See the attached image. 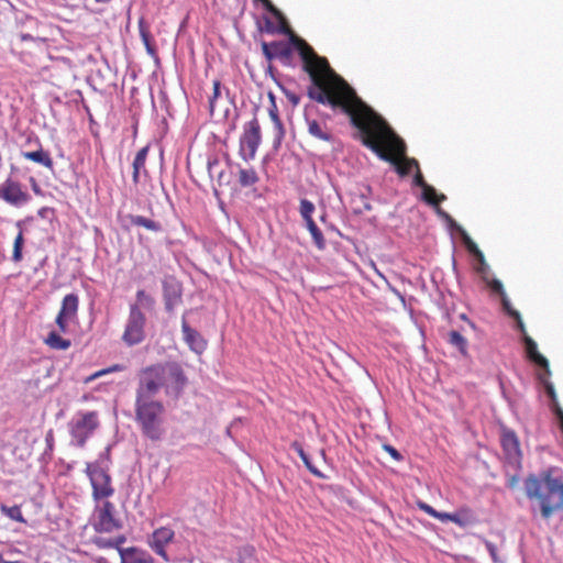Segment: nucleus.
Here are the masks:
<instances>
[{
  "label": "nucleus",
  "instance_id": "f257e3e1",
  "mask_svg": "<svg viewBox=\"0 0 563 563\" xmlns=\"http://www.w3.org/2000/svg\"><path fill=\"white\" fill-rule=\"evenodd\" d=\"M292 51L298 52L303 69L311 78L309 98L332 108H341L361 135L360 141H405L330 67L325 57L319 56L305 40L295 34L289 36L288 45L280 55L288 57Z\"/></svg>",
  "mask_w": 563,
  "mask_h": 563
},
{
  "label": "nucleus",
  "instance_id": "f03ea898",
  "mask_svg": "<svg viewBox=\"0 0 563 563\" xmlns=\"http://www.w3.org/2000/svg\"><path fill=\"white\" fill-rule=\"evenodd\" d=\"M556 467H549L537 474H529L525 479L528 499L539 501L541 516L549 519L554 511L563 508V481L554 476Z\"/></svg>",
  "mask_w": 563,
  "mask_h": 563
},
{
  "label": "nucleus",
  "instance_id": "7ed1b4c3",
  "mask_svg": "<svg viewBox=\"0 0 563 563\" xmlns=\"http://www.w3.org/2000/svg\"><path fill=\"white\" fill-rule=\"evenodd\" d=\"M164 412L165 408L161 401L135 402V420L145 438L152 441L163 439L165 434Z\"/></svg>",
  "mask_w": 563,
  "mask_h": 563
},
{
  "label": "nucleus",
  "instance_id": "20e7f679",
  "mask_svg": "<svg viewBox=\"0 0 563 563\" xmlns=\"http://www.w3.org/2000/svg\"><path fill=\"white\" fill-rule=\"evenodd\" d=\"M164 379L158 364L148 366L142 371L135 402L155 401L153 398L164 387Z\"/></svg>",
  "mask_w": 563,
  "mask_h": 563
},
{
  "label": "nucleus",
  "instance_id": "39448f33",
  "mask_svg": "<svg viewBox=\"0 0 563 563\" xmlns=\"http://www.w3.org/2000/svg\"><path fill=\"white\" fill-rule=\"evenodd\" d=\"M158 365L161 366V373L164 379L165 393L175 398H179L188 384V378L181 365L177 362H167Z\"/></svg>",
  "mask_w": 563,
  "mask_h": 563
},
{
  "label": "nucleus",
  "instance_id": "423d86ee",
  "mask_svg": "<svg viewBox=\"0 0 563 563\" xmlns=\"http://www.w3.org/2000/svg\"><path fill=\"white\" fill-rule=\"evenodd\" d=\"M146 317L140 309L139 305H131L129 318L122 335L123 342L128 346L140 344L145 339Z\"/></svg>",
  "mask_w": 563,
  "mask_h": 563
},
{
  "label": "nucleus",
  "instance_id": "0eeeda50",
  "mask_svg": "<svg viewBox=\"0 0 563 563\" xmlns=\"http://www.w3.org/2000/svg\"><path fill=\"white\" fill-rule=\"evenodd\" d=\"M115 507L111 501H103L97 507L92 517L91 526L98 533H111L123 528L121 519L114 516Z\"/></svg>",
  "mask_w": 563,
  "mask_h": 563
},
{
  "label": "nucleus",
  "instance_id": "6e6552de",
  "mask_svg": "<svg viewBox=\"0 0 563 563\" xmlns=\"http://www.w3.org/2000/svg\"><path fill=\"white\" fill-rule=\"evenodd\" d=\"M99 427L98 415L95 411L82 413L78 420L70 424V434L75 444L84 448L87 439Z\"/></svg>",
  "mask_w": 563,
  "mask_h": 563
},
{
  "label": "nucleus",
  "instance_id": "1a4fd4ad",
  "mask_svg": "<svg viewBox=\"0 0 563 563\" xmlns=\"http://www.w3.org/2000/svg\"><path fill=\"white\" fill-rule=\"evenodd\" d=\"M164 309L173 314L175 308L183 302V284L174 275H165L162 279Z\"/></svg>",
  "mask_w": 563,
  "mask_h": 563
},
{
  "label": "nucleus",
  "instance_id": "9d476101",
  "mask_svg": "<svg viewBox=\"0 0 563 563\" xmlns=\"http://www.w3.org/2000/svg\"><path fill=\"white\" fill-rule=\"evenodd\" d=\"M86 474L90 479L95 500L108 498L113 495L114 489L111 486L109 468L99 467L88 470V467H86Z\"/></svg>",
  "mask_w": 563,
  "mask_h": 563
},
{
  "label": "nucleus",
  "instance_id": "9b49d317",
  "mask_svg": "<svg viewBox=\"0 0 563 563\" xmlns=\"http://www.w3.org/2000/svg\"><path fill=\"white\" fill-rule=\"evenodd\" d=\"M260 177L253 168H239L238 179L235 181L238 189H246L245 196L252 200H257L264 197L266 187L261 188L256 186Z\"/></svg>",
  "mask_w": 563,
  "mask_h": 563
},
{
  "label": "nucleus",
  "instance_id": "f8f14e48",
  "mask_svg": "<svg viewBox=\"0 0 563 563\" xmlns=\"http://www.w3.org/2000/svg\"><path fill=\"white\" fill-rule=\"evenodd\" d=\"M501 446L508 464L517 471L521 468V450L515 431L505 429L501 433Z\"/></svg>",
  "mask_w": 563,
  "mask_h": 563
},
{
  "label": "nucleus",
  "instance_id": "ddd939ff",
  "mask_svg": "<svg viewBox=\"0 0 563 563\" xmlns=\"http://www.w3.org/2000/svg\"><path fill=\"white\" fill-rule=\"evenodd\" d=\"M79 297L77 294H68L62 300L60 310L56 317V324L60 332H67L68 322L77 318Z\"/></svg>",
  "mask_w": 563,
  "mask_h": 563
},
{
  "label": "nucleus",
  "instance_id": "4468645a",
  "mask_svg": "<svg viewBox=\"0 0 563 563\" xmlns=\"http://www.w3.org/2000/svg\"><path fill=\"white\" fill-rule=\"evenodd\" d=\"M0 199L5 202L20 207L30 201L31 197L22 190L21 184L12 178H8L0 185Z\"/></svg>",
  "mask_w": 563,
  "mask_h": 563
},
{
  "label": "nucleus",
  "instance_id": "2eb2a0df",
  "mask_svg": "<svg viewBox=\"0 0 563 563\" xmlns=\"http://www.w3.org/2000/svg\"><path fill=\"white\" fill-rule=\"evenodd\" d=\"M314 210H316V207L311 201H309L308 199L300 200V208H299L300 216L306 221L307 229L309 230L316 246L319 250H324L325 249V239L323 236V233L321 232V230L318 228V225L316 224V222L312 219V213L314 212Z\"/></svg>",
  "mask_w": 563,
  "mask_h": 563
},
{
  "label": "nucleus",
  "instance_id": "dca6fc26",
  "mask_svg": "<svg viewBox=\"0 0 563 563\" xmlns=\"http://www.w3.org/2000/svg\"><path fill=\"white\" fill-rule=\"evenodd\" d=\"M216 184L212 187L213 196L219 201L221 208H223V201L221 200V194L228 191L231 196L238 192V187L234 181V174L231 169H219L216 177Z\"/></svg>",
  "mask_w": 563,
  "mask_h": 563
},
{
  "label": "nucleus",
  "instance_id": "f3484780",
  "mask_svg": "<svg viewBox=\"0 0 563 563\" xmlns=\"http://www.w3.org/2000/svg\"><path fill=\"white\" fill-rule=\"evenodd\" d=\"M191 311L192 310H186L181 318V331L184 341L192 352L201 354L207 349V341L196 329L191 328L187 322V314Z\"/></svg>",
  "mask_w": 563,
  "mask_h": 563
},
{
  "label": "nucleus",
  "instance_id": "a211bd4d",
  "mask_svg": "<svg viewBox=\"0 0 563 563\" xmlns=\"http://www.w3.org/2000/svg\"><path fill=\"white\" fill-rule=\"evenodd\" d=\"M255 2H261L263 4V8L271 13L274 18L278 20V24L275 25L274 22L266 18L265 19V27L266 31L269 33H282V34H288L289 36L292 34L290 33L289 29L286 25L285 18L283 16L282 12L271 2V0H254Z\"/></svg>",
  "mask_w": 563,
  "mask_h": 563
},
{
  "label": "nucleus",
  "instance_id": "6ab92c4d",
  "mask_svg": "<svg viewBox=\"0 0 563 563\" xmlns=\"http://www.w3.org/2000/svg\"><path fill=\"white\" fill-rule=\"evenodd\" d=\"M527 358L540 371L551 375L548 360L538 351L537 343L528 334L522 338Z\"/></svg>",
  "mask_w": 563,
  "mask_h": 563
},
{
  "label": "nucleus",
  "instance_id": "aec40b11",
  "mask_svg": "<svg viewBox=\"0 0 563 563\" xmlns=\"http://www.w3.org/2000/svg\"><path fill=\"white\" fill-rule=\"evenodd\" d=\"M174 536L175 533L172 529L162 527L156 529L148 540L151 548L165 561H168L165 548L174 539Z\"/></svg>",
  "mask_w": 563,
  "mask_h": 563
},
{
  "label": "nucleus",
  "instance_id": "412c9836",
  "mask_svg": "<svg viewBox=\"0 0 563 563\" xmlns=\"http://www.w3.org/2000/svg\"><path fill=\"white\" fill-rule=\"evenodd\" d=\"M121 563H154L153 556L145 550L136 547L119 549Z\"/></svg>",
  "mask_w": 563,
  "mask_h": 563
},
{
  "label": "nucleus",
  "instance_id": "4be33fe9",
  "mask_svg": "<svg viewBox=\"0 0 563 563\" xmlns=\"http://www.w3.org/2000/svg\"><path fill=\"white\" fill-rule=\"evenodd\" d=\"M124 219L131 224L135 227H143L152 232H161L163 231V225L161 222L145 218L143 216L135 214H126Z\"/></svg>",
  "mask_w": 563,
  "mask_h": 563
},
{
  "label": "nucleus",
  "instance_id": "5701e85b",
  "mask_svg": "<svg viewBox=\"0 0 563 563\" xmlns=\"http://www.w3.org/2000/svg\"><path fill=\"white\" fill-rule=\"evenodd\" d=\"M451 521L457 526L465 528L478 522V519L473 510L470 508H461L456 512L452 514Z\"/></svg>",
  "mask_w": 563,
  "mask_h": 563
},
{
  "label": "nucleus",
  "instance_id": "b1692460",
  "mask_svg": "<svg viewBox=\"0 0 563 563\" xmlns=\"http://www.w3.org/2000/svg\"><path fill=\"white\" fill-rule=\"evenodd\" d=\"M372 150L382 161L395 164L396 157L391 151L390 143H363Z\"/></svg>",
  "mask_w": 563,
  "mask_h": 563
},
{
  "label": "nucleus",
  "instance_id": "393cba45",
  "mask_svg": "<svg viewBox=\"0 0 563 563\" xmlns=\"http://www.w3.org/2000/svg\"><path fill=\"white\" fill-rule=\"evenodd\" d=\"M139 31H140L141 40L145 46L146 53L151 57L157 58V51H156V46L154 44L153 36L148 30V26L145 24L143 19H141L139 21Z\"/></svg>",
  "mask_w": 563,
  "mask_h": 563
},
{
  "label": "nucleus",
  "instance_id": "a878e982",
  "mask_svg": "<svg viewBox=\"0 0 563 563\" xmlns=\"http://www.w3.org/2000/svg\"><path fill=\"white\" fill-rule=\"evenodd\" d=\"M290 448L298 453L300 459L302 460L306 467L312 473L314 476L319 478H324V475L312 464L309 455L305 452L303 446L300 442L294 441L290 444Z\"/></svg>",
  "mask_w": 563,
  "mask_h": 563
},
{
  "label": "nucleus",
  "instance_id": "bb28decb",
  "mask_svg": "<svg viewBox=\"0 0 563 563\" xmlns=\"http://www.w3.org/2000/svg\"><path fill=\"white\" fill-rule=\"evenodd\" d=\"M390 147L395 154L396 162L404 161L405 164L418 168V161L407 156V143H390Z\"/></svg>",
  "mask_w": 563,
  "mask_h": 563
},
{
  "label": "nucleus",
  "instance_id": "cd10ccee",
  "mask_svg": "<svg viewBox=\"0 0 563 563\" xmlns=\"http://www.w3.org/2000/svg\"><path fill=\"white\" fill-rule=\"evenodd\" d=\"M23 156L27 159L35 162V163L42 164L45 167H48V168L53 167V161L49 156V153L47 151H44L43 148H38V150L32 151V152H24Z\"/></svg>",
  "mask_w": 563,
  "mask_h": 563
},
{
  "label": "nucleus",
  "instance_id": "c85d7f7f",
  "mask_svg": "<svg viewBox=\"0 0 563 563\" xmlns=\"http://www.w3.org/2000/svg\"><path fill=\"white\" fill-rule=\"evenodd\" d=\"M45 343L49 347H52L54 350H60V351H65V350L69 349L71 345L70 340L64 339L56 331H51L48 333L47 338L45 339Z\"/></svg>",
  "mask_w": 563,
  "mask_h": 563
},
{
  "label": "nucleus",
  "instance_id": "c756f323",
  "mask_svg": "<svg viewBox=\"0 0 563 563\" xmlns=\"http://www.w3.org/2000/svg\"><path fill=\"white\" fill-rule=\"evenodd\" d=\"M448 342L456 347L463 356H467V340L456 330L449 332Z\"/></svg>",
  "mask_w": 563,
  "mask_h": 563
},
{
  "label": "nucleus",
  "instance_id": "7c9ffc66",
  "mask_svg": "<svg viewBox=\"0 0 563 563\" xmlns=\"http://www.w3.org/2000/svg\"><path fill=\"white\" fill-rule=\"evenodd\" d=\"M147 153H148V146H145V147L141 148L137 152V154H136V156L134 158V162H133V181L135 184L139 183L140 170L145 165Z\"/></svg>",
  "mask_w": 563,
  "mask_h": 563
},
{
  "label": "nucleus",
  "instance_id": "2f4dec72",
  "mask_svg": "<svg viewBox=\"0 0 563 563\" xmlns=\"http://www.w3.org/2000/svg\"><path fill=\"white\" fill-rule=\"evenodd\" d=\"M111 449H112V445L109 444L106 450L100 453L98 460L96 462H92V463H87L86 467H88V470H92V468H109V465L111 463Z\"/></svg>",
  "mask_w": 563,
  "mask_h": 563
},
{
  "label": "nucleus",
  "instance_id": "473e14b6",
  "mask_svg": "<svg viewBox=\"0 0 563 563\" xmlns=\"http://www.w3.org/2000/svg\"><path fill=\"white\" fill-rule=\"evenodd\" d=\"M269 117L273 123L274 130V141H282L285 136L283 123L277 114L276 106L274 104V109L269 110Z\"/></svg>",
  "mask_w": 563,
  "mask_h": 563
},
{
  "label": "nucleus",
  "instance_id": "72a5a7b5",
  "mask_svg": "<svg viewBox=\"0 0 563 563\" xmlns=\"http://www.w3.org/2000/svg\"><path fill=\"white\" fill-rule=\"evenodd\" d=\"M550 375H547L544 371H540L538 374V379L544 387L545 395L550 399V401L558 400L554 386L551 382H549Z\"/></svg>",
  "mask_w": 563,
  "mask_h": 563
},
{
  "label": "nucleus",
  "instance_id": "f704fd0d",
  "mask_svg": "<svg viewBox=\"0 0 563 563\" xmlns=\"http://www.w3.org/2000/svg\"><path fill=\"white\" fill-rule=\"evenodd\" d=\"M136 302L134 305H139V307H143L147 310H153L155 307V299L145 292V290L140 289L136 291Z\"/></svg>",
  "mask_w": 563,
  "mask_h": 563
},
{
  "label": "nucleus",
  "instance_id": "c9c22d12",
  "mask_svg": "<svg viewBox=\"0 0 563 563\" xmlns=\"http://www.w3.org/2000/svg\"><path fill=\"white\" fill-rule=\"evenodd\" d=\"M461 234H462V238L464 240L467 251L474 256L475 260L483 261L482 251L477 247L476 243L468 236V234L464 231V229H461Z\"/></svg>",
  "mask_w": 563,
  "mask_h": 563
},
{
  "label": "nucleus",
  "instance_id": "e433bc0d",
  "mask_svg": "<svg viewBox=\"0 0 563 563\" xmlns=\"http://www.w3.org/2000/svg\"><path fill=\"white\" fill-rule=\"evenodd\" d=\"M1 512L4 514L5 516H8L12 520H15V521H19V522H22V523H26V520H25V518L23 517V515L21 512V508L18 505H14L12 507H8L5 505H2L1 506Z\"/></svg>",
  "mask_w": 563,
  "mask_h": 563
},
{
  "label": "nucleus",
  "instance_id": "4c0bfd02",
  "mask_svg": "<svg viewBox=\"0 0 563 563\" xmlns=\"http://www.w3.org/2000/svg\"><path fill=\"white\" fill-rule=\"evenodd\" d=\"M207 169H208V175L211 178V180H216L219 169H224V168L221 167L219 157L217 155L209 154L208 158H207Z\"/></svg>",
  "mask_w": 563,
  "mask_h": 563
},
{
  "label": "nucleus",
  "instance_id": "58836bf2",
  "mask_svg": "<svg viewBox=\"0 0 563 563\" xmlns=\"http://www.w3.org/2000/svg\"><path fill=\"white\" fill-rule=\"evenodd\" d=\"M255 549L252 545H245L238 551L239 563H253Z\"/></svg>",
  "mask_w": 563,
  "mask_h": 563
},
{
  "label": "nucleus",
  "instance_id": "ea45409f",
  "mask_svg": "<svg viewBox=\"0 0 563 563\" xmlns=\"http://www.w3.org/2000/svg\"><path fill=\"white\" fill-rule=\"evenodd\" d=\"M260 143H240V154L244 161L253 159Z\"/></svg>",
  "mask_w": 563,
  "mask_h": 563
},
{
  "label": "nucleus",
  "instance_id": "a19ab883",
  "mask_svg": "<svg viewBox=\"0 0 563 563\" xmlns=\"http://www.w3.org/2000/svg\"><path fill=\"white\" fill-rule=\"evenodd\" d=\"M23 245H24V238H23L22 231H20L14 240L13 253H12V260L16 263L22 260Z\"/></svg>",
  "mask_w": 563,
  "mask_h": 563
},
{
  "label": "nucleus",
  "instance_id": "79ce46f5",
  "mask_svg": "<svg viewBox=\"0 0 563 563\" xmlns=\"http://www.w3.org/2000/svg\"><path fill=\"white\" fill-rule=\"evenodd\" d=\"M308 130L313 137L324 141H328L329 139L328 134L323 132L321 124L316 120L308 121Z\"/></svg>",
  "mask_w": 563,
  "mask_h": 563
},
{
  "label": "nucleus",
  "instance_id": "37998d69",
  "mask_svg": "<svg viewBox=\"0 0 563 563\" xmlns=\"http://www.w3.org/2000/svg\"><path fill=\"white\" fill-rule=\"evenodd\" d=\"M435 196H437V189L433 186L427 184L422 188L421 199L426 203H428L430 206H437V201L434 200Z\"/></svg>",
  "mask_w": 563,
  "mask_h": 563
},
{
  "label": "nucleus",
  "instance_id": "c03bdc74",
  "mask_svg": "<svg viewBox=\"0 0 563 563\" xmlns=\"http://www.w3.org/2000/svg\"><path fill=\"white\" fill-rule=\"evenodd\" d=\"M394 166V169L395 172L400 176V177H407L410 175L411 173V169L412 168H416V166H409L407 164H405L404 161H398V162H395V164L393 165Z\"/></svg>",
  "mask_w": 563,
  "mask_h": 563
},
{
  "label": "nucleus",
  "instance_id": "a18cd8bd",
  "mask_svg": "<svg viewBox=\"0 0 563 563\" xmlns=\"http://www.w3.org/2000/svg\"><path fill=\"white\" fill-rule=\"evenodd\" d=\"M357 200L360 201V205L357 208H355L353 210V212L355 214H362L364 211H371L372 210V205L371 202L367 200L366 196L364 194L360 195L357 197Z\"/></svg>",
  "mask_w": 563,
  "mask_h": 563
},
{
  "label": "nucleus",
  "instance_id": "49530a36",
  "mask_svg": "<svg viewBox=\"0 0 563 563\" xmlns=\"http://www.w3.org/2000/svg\"><path fill=\"white\" fill-rule=\"evenodd\" d=\"M92 543L99 549H112L114 548L113 538L93 537Z\"/></svg>",
  "mask_w": 563,
  "mask_h": 563
},
{
  "label": "nucleus",
  "instance_id": "de8ad7c7",
  "mask_svg": "<svg viewBox=\"0 0 563 563\" xmlns=\"http://www.w3.org/2000/svg\"><path fill=\"white\" fill-rule=\"evenodd\" d=\"M504 311L512 319H519V312L515 310L507 298V295L500 297Z\"/></svg>",
  "mask_w": 563,
  "mask_h": 563
},
{
  "label": "nucleus",
  "instance_id": "09e8293b",
  "mask_svg": "<svg viewBox=\"0 0 563 563\" xmlns=\"http://www.w3.org/2000/svg\"><path fill=\"white\" fill-rule=\"evenodd\" d=\"M483 541H484L485 548L489 552V555H490L493 562L494 563H503V561L500 560V558L497 553V547L493 542H490L486 539H483Z\"/></svg>",
  "mask_w": 563,
  "mask_h": 563
},
{
  "label": "nucleus",
  "instance_id": "8fccbe9b",
  "mask_svg": "<svg viewBox=\"0 0 563 563\" xmlns=\"http://www.w3.org/2000/svg\"><path fill=\"white\" fill-rule=\"evenodd\" d=\"M220 89H221V84L219 80H214L213 81V95L212 97L210 98L209 100V106H210V112L211 114L213 113V109H214V101L216 99L220 96Z\"/></svg>",
  "mask_w": 563,
  "mask_h": 563
},
{
  "label": "nucleus",
  "instance_id": "3c124183",
  "mask_svg": "<svg viewBox=\"0 0 563 563\" xmlns=\"http://www.w3.org/2000/svg\"><path fill=\"white\" fill-rule=\"evenodd\" d=\"M38 217L53 221L55 218V209L51 207H43L37 211Z\"/></svg>",
  "mask_w": 563,
  "mask_h": 563
},
{
  "label": "nucleus",
  "instance_id": "603ef678",
  "mask_svg": "<svg viewBox=\"0 0 563 563\" xmlns=\"http://www.w3.org/2000/svg\"><path fill=\"white\" fill-rule=\"evenodd\" d=\"M383 449L386 452H388L394 460H396V461H402L404 460V455L397 449H395L393 445L384 444Z\"/></svg>",
  "mask_w": 563,
  "mask_h": 563
},
{
  "label": "nucleus",
  "instance_id": "864d4df0",
  "mask_svg": "<svg viewBox=\"0 0 563 563\" xmlns=\"http://www.w3.org/2000/svg\"><path fill=\"white\" fill-rule=\"evenodd\" d=\"M490 289L493 292L499 295L500 297L505 296L506 292L504 290L503 284L498 279H494L490 284Z\"/></svg>",
  "mask_w": 563,
  "mask_h": 563
},
{
  "label": "nucleus",
  "instance_id": "5fc2aeb1",
  "mask_svg": "<svg viewBox=\"0 0 563 563\" xmlns=\"http://www.w3.org/2000/svg\"><path fill=\"white\" fill-rule=\"evenodd\" d=\"M417 172L413 176L412 183L415 186L420 187L421 189L427 185V181L423 178V175L420 172V168H416Z\"/></svg>",
  "mask_w": 563,
  "mask_h": 563
},
{
  "label": "nucleus",
  "instance_id": "6e6d98bb",
  "mask_svg": "<svg viewBox=\"0 0 563 563\" xmlns=\"http://www.w3.org/2000/svg\"><path fill=\"white\" fill-rule=\"evenodd\" d=\"M417 506L419 509L423 510L424 512L429 514L432 517L437 515V510L422 500H418Z\"/></svg>",
  "mask_w": 563,
  "mask_h": 563
},
{
  "label": "nucleus",
  "instance_id": "4d7b16f0",
  "mask_svg": "<svg viewBox=\"0 0 563 563\" xmlns=\"http://www.w3.org/2000/svg\"><path fill=\"white\" fill-rule=\"evenodd\" d=\"M30 184H31V188L35 195L42 196V197L45 196V192L42 190L41 186L38 185V183L36 181V179L34 177L30 178Z\"/></svg>",
  "mask_w": 563,
  "mask_h": 563
},
{
  "label": "nucleus",
  "instance_id": "13d9d810",
  "mask_svg": "<svg viewBox=\"0 0 563 563\" xmlns=\"http://www.w3.org/2000/svg\"><path fill=\"white\" fill-rule=\"evenodd\" d=\"M476 261L478 263V266L476 268L477 273L482 274V275L486 274V272L488 271V265L485 261V257L483 256V261L482 260H476Z\"/></svg>",
  "mask_w": 563,
  "mask_h": 563
},
{
  "label": "nucleus",
  "instance_id": "bf43d9fd",
  "mask_svg": "<svg viewBox=\"0 0 563 563\" xmlns=\"http://www.w3.org/2000/svg\"><path fill=\"white\" fill-rule=\"evenodd\" d=\"M287 99L292 103V106H297L300 102V97L295 92L285 91Z\"/></svg>",
  "mask_w": 563,
  "mask_h": 563
},
{
  "label": "nucleus",
  "instance_id": "052dcab7",
  "mask_svg": "<svg viewBox=\"0 0 563 563\" xmlns=\"http://www.w3.org/2000/svg\"><path fill=\"white\" fill-rule=\"evenodd\" d=\"M550 408H551L553 415L555 416V418H558L560 416V411H563V409L561 408L558 400L550 401Z\"/></svg>",
  "mask_w": 563,
  "mask_h": 563
},
{
  "label": "nucleus",
  "instance_id": "680f3d73",
  "mask_svg": "<svg viewBox=\"0 0 563 563\" xmlns=\"http://www.w3.org/2000/svg\"><path fill=\"white\" fill-rule=\"evenodd\" d=\"M443 220H445L451 229H455L461 233V229H463L461 225H459L455 220L448 213V217H445Z\"/></svg>",
  "mask_w": 563,
  "mask_h": 563
},
{
  "label": "nucleus",
  "instance_id": "e2e57ef3",
  "mask_svg": "<svg viewBox=\"0 0 563 563\" xmlns=\"http://www.w3.org/2000/svg\"><path fill=\"white\" fill-rule=\"evenodd\" d=\"M443 220H445L451 229H455L461 233V229H463L461 225H459L455 220L448 213V217H445Z\"/></svg>",
  "mask_w": 563,
  "mask_h": 563
},
{
  "label": "nucleus",
  "instance_id": "0e129e2a",
  "mask_svg": "<svg viewBox=\"0 0 563 563\" xmlns=\"http://www.w3.org/2000/svg\"><path fill=\"white\" fill-rule=\"evenodd\" d=\"M443 220H445L451 229H455L461 233V229H463L461 225H459L455 220L448 213V217H445Z\"/></svg>",
  "mask_w": 563,
  "mask_h": 563
},
{
  "label": "nucleus",
  "instance_id": "69168bd1",
  "mask_svg": "<svg viewBox=\"0 0 563 563\" xmlns=\"http://www.w3.org/2000/svg\"><path fill=\"white\" fill-rule=\"evenodd\" d=\"M443 220H445L451 229H455L461 233V229H463L461 225H459L455 220L448 213V217H445Z\"/></svg>",
  "mask_w": 563,
  "mask_h": 563
},
{
  "label": "nucleus",
  "instance_id": "338daca9",
  "mask_svg": "<svg viewBox=\"0 0 563 563\" xmlns=\"http://www.w3.org/2000/svg\"><path fill=\"white\" fill-rule=\"evenodd\" d=\"M250 125H251V132L253 134V137L258 140L261 137V135H260V126H258L257 122L254 120V121L250 122Z\"/></svg>",
  "mask_w": 563,
  "mask_h": 563
},
{
  "label": "nucleus",
  "instance_id": "774afa93",
  "mask_svg": "<svg viewBox=\"0 0 563 563\" xmlns=\"http://www.w3.org/2000/svg\"><path fill=\"white\" fill-rule=\"evenodd\" d=\"M125 541H126V537L123 534L113 538L114 549H117L118 551H119V549H123L121 547V544H123Z\"/></svg>",
  "mask_w": 563,
  "mask_h": 563
}]
</instances>
